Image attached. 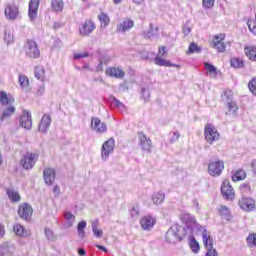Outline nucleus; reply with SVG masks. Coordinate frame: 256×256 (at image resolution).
I'll return each instance as SVG.
<instances>
[{"mask_svg": "<svg viewBox=\"0 0 256 256\" xmlns=\"http://www.w3.org/2000/svg\"><path fill=\"white\" fill-rule=\"evenodd\" d=\"M20 125L23 129H31L33 127V119L31 118V112L23 110L22 115L20 116Z\"/></svg>", "mask_w": 256, "mask_h": 256, "instance_id": "15", "label": "nucleus"}, {"mask_svg": "<svg viewBox=\"0 0 256 256\" xmlns=\"http://www.w3.org/2000/svg\"><path fill=\"white\" fill-rule=\"evenodd\" d=\"M113 151H115V139L109 138L101 147L102 161H107L109 159V155L113 154Z\"/></svg>", "mask_w": 256, "mask_h": 256, "instance_id": "8", "label": "nucleus"}, {"mask_svg": "<svg viewBox=\"0 0 256 256\" xmlns=\"http://www.w3.org/2000/svg\"><path fill=\"white\" fill-rule=\"evenodd\" d=\"M87 228V222L81 221L77 226V233L80 239H85V229Z\"/></svg>", "mask_w": 256, "mask_h": 256, "instance_id": "43", "label": "nucleus"}, {"mask_svg": "<svg viewBox=\"0 0 256 256\" xmlns=\"http://www.w3.org/2000/svg\"><path fill=\"white\" fill-rule=\"evenodd\" d=\"M91 126L96 133H100V134L107 133V125L101 122V119L99 118H92Z\"/></svg>", "mask_w": 256, "mask_h": 256, "instance_id": "20", "label": "nucleus"}, {"mask_svg": "<svg viewBox=\"0 0 256 256\" xmlns=\"http://www.w3.org/2000/svg\"><path fill=\"white\" fill-rule=\"evenodd\" d=\"M228 109H229V113H232L233 115H235V113H237V104L235 102H229L228 103Z\"/></svg>", "mask_w": 256, "mask_h": 256, "instance_id": "55", "label": "nucleus"}, {"mask_svg": "<svg viewBox=\"0 0 256 256\" xmlns=\"http://www.w3.org/2000/svg\"><path fill=\"white\" fill-rule=\"evenodd\" d=\"M215 0H202V6L204 9H213Z\"/></svg>", "mask_w": 256, "mask_h": 256, "instance_id": "52", "label": "nucleus"}, {"mask_svg": "<svg viewBox=\"0 0 256 256\" xmlns=\"http://www.w3.org/2000/svg\"><path fill=\"white\" fill-rule=\"evenodd\" d=\"M111 104L120 111V113H125L127 111V106L123 102L119 101L117 98L113 97Z\"/></svg>", "mask_w": 256, "mask_h": 256, "instance_id": "40", "label": "nucleus"}, {"mask_svg": "<svg viewBox=\"0 0 256 256\" xmlns=\"http://www.w3.org/2000/svg\"><path fill=\"white\" fill-rule=\"evenodd\" d=\"M188 53H201V47L197 46V44H195V42H192L189 45Z\"/></svg>", "mask_w": 256, "mask_h": 256, "instance_id": "51", "label": "nucleus"}, {"mask_svg": "<svg viewBox=\"0 0 256 256\" xmlns=\"http://www.w3.org/2000/svg\"><path fill=\"white\" fill-rule=\"evenodd\" d=\"M248 87L251 91V93L253 95H256V78L252 79L249 84H248Z\"/></svg>", "mask_w": 256, "mask_h": 256, "instance_id": "54", "label": "nucleus"}, {"mask_svg": "<svg viewBox=\"0 0 256 256\" xmlns=\"http://www.w3.org/2000/svg\"><path fill=\"white\" fill-rule=\"evenodd\" d=\"M154 205H161V203H163V201H165V193L158 191L155 192L152 197H151Z\"/></svg>", "mask_w": 256, "mask_h": 256, "instance_id": "34", "label": "nucleus"}, {"mask_svg": "<svg viewBox=\"0 0 256 256\" xmlns=\"http://www.w3.org/2000/svg\"><path fill=\"white\" fill-rule=\"evenodd\" d=\"M18 81L20 83V86L22 88L23 91H25L27 93V91L30 90L29 88V78L26 75H19Z\"/></svg>", "mask_w": 256, "mask_h": 256, "instance_id": "35", "label": "nucleus"}, {"mask_svg": "<svg viewBox=\"0 0 256 256\" xmlns=\"http://www.w3.org/2000/svg\"><path fill=\"white\" fill-rule=\"evenodd\" d=\"M225 169V162L220 159H212L208 163V173L211 177H219Z\"/></svg>", "mask_w": 256, "mask_h": 256, "instance_id": "4", "label": "nucleus"}, {"mask_svg": "<svg viewBox=\"0 0 256 256\" xmlns=\"http://www.w3.org/2000/svg\"><path fill=\"white\" fill-rule=\"evenodd\" d=\"M108 77H114L115 79H124L125 78V71L120 67H109L105 71Z\"/></svg>", "mask_w": 256, "mask_h": 256, "instance_id": "19", "label": "nucleus"}, {"mask_svg": "<svg viewBox=\"0 0 256 256\" xmlns=\"http://www.w3.org/2000/svg\"><path fill=\"white\" fill-rule=\"evenodd\" d=\"M99 220H95L92 222V232L94 233V237L97 239H101L103 237V230L99 229Z\"/></svg>", "mask_w": 256, "mask_h": 256, "instance_id": "41", "label": "nucleus"}, {"mask_svg": "<svg viewBox=\"0 0 256 256\" xmlns=\"http://www.w3.org/2000/svg\"><path fill=\"white\" fill-rule=\"evenodd\" d=\"M51 115L44 114L40 123H39V131L40 133H47L49 128L51 127Z\"/></svg>", "mask_w": 256, "mask_h": 256, "instance_id": "21", "label": "nucleus"}, {"mask_svg": "<svg viewBox=\"0 0 256 256\" xmlns=\"http://www.w3.org/2000/svg\"><path fill=\"white\" fill-rule=\"evenodd\" d=\"M98 19L100 21L102 29L107 28L109 23H111V18H109V15H107L106 13H101L100 15H98Z\"/></svg>", "mask_w": 256, "mask_h": 256, "instance_id": "37", "label": "nucleus"}, {"mask_svg": "<svg viewBox=\"0 0 256 256\" xmlns=\"http://www.w3.org/2000/svg\"><path fill=\"white\" fill-rule=\"evenodd\" d=\"M169 137L170 143H177V141H179V137H181V133H179V131L170 132Z\"/></svg>", "mask_w": 256, "mask_h": 256, "instance_id": "50", "label": "nucleus"}, {"mask_svg": "<svg viewBox=\"0 0 256 256\" xmlns=\"http://www.w3.org/2000/svg\"><path fill=\"white\" fill-rule=\"evenodd\" d=\"M13 113H15V106L13 105L2 106L0 121H5V119H9V117H11Z\"/></svg>", "mask_w": 256, "mask_h": 256, "instance_id": "23", "label": "nucleus"}, {"mask_svg": "<svg viewBox=\"0 0 256 256\" xmlns=\"http://www.w3.org/2000/svg\"><path fill=\"white\" fill-rule=\"evenodd\" d=\"M231 67H234L235 69H241V67L244 66L243 59L241 58H232L230 60Z\"/></svg>", "mask_w": 256, "mask_h": 256, "instance_id": "48", "label": "nucleus"}, {"mask_svg": "<svg viewBox=\"0 0 256 256\" xmlns=\"http://www.w3.org/2000/svg\"><path fill=\"white\" fill-rule=\"evenodd\" d=\"M54 47H58V48L63 47V43L61 42V39H56L55 40Z\"/></svg>", "mask_w": 256, "mask_h": 256, "instance_id": "61", "label": "nucleus"}, {"mask_svg": "<svg viewBox=\"0 0 256 256\" xmlns=\"http://www.w3.org/2000/svg\"><path fill=\"white\" fill-rule=\"evenodd\" d=\"M45 235L48 241H55V234H53V230L46 228Z\"/></svg>", "mask_w": 256, "mask_h": 256, "instance_id": "53", "label": "nucleus"}, {"mask_svg": "<svg viewBox=\"0 0 256 256\" xmlns=\"http://www.w3.org/2000/svg\"><path fill=\"white\" fill-rule=\"evenodd\" d=\"M204 69L207 75H209V77H211L212 79H217V75L221 73V71L218 70L217 67L213 66V64L209 62H204Z\"/></svg>", "mask_w": 256, "mask_h": 256, "instance_id": "25", "label": "nucleus"}, {"mask_svg": "<svg viewBox=\"0 0 256 256\" xmlns=\"http://www.w3.org/2000/svg\"><path fill=\"white\" fill-rule=\"evenodd\" d=\"M64 219L66 221V227L68 228L75 223V215L69 211L64 212Z\"/></svg>", "mask_w": 256, "mask_h": 256, "instance_id": "44", "label": "nucleus"}, {"mask_svg": "<svg viewBox=\"0 0 256 256\" xmlns=\"http://www.w3.org/2000/svg\"><path fill=\"white\" fill-rule=\"evenodd\" d=\"M204 137L209 145H213L215 141H219V131L213 124H206L204 128Z\"/></svg>", "mask_w": 256, "mask_h": 256, "instance_id": "5", "label": "nucleus"}, {"mask_svg": "<svg viewBox=\"0 0 256 256\" xmlns=\"http://www.w3.org/2000/svg\"><path fill=\"white\" fill-rule=\"evenodd\" d=\"M247 247L253 249L256 247V233H250L246 238Z\"/></svg>", "mask_w": 256, "mask_h": 256, "instance_id": "45", "label": "nucleus"}, {"mask_svg": "<svg viewBox=\"0 0 256 256\" xmlns=\"http://www.w3.org/2000/svg\"><path fill=\"white\" fill-rule=\"evenodd\" d=\"M34 75L39 81H45V68L43 66H36Z\"/></svg>", "mask_w": 256, "mask_h": 256, "instance_id": "42", "label": "nucleus"}, {"mask_svg": "<svg viewBox=\"0 0 256 256\" xmlns=\"http://www.w3.org/2000/svg\"><path fill=\"white\" fill-rule=\"evenodd\" d=\"M53 193H54V195L57 197V196H59V194L61 193V190H60V188H59V186H54V188H53Z\"/></svg>", "mask_w": 256, "mask_h": 256, "instance_id": "60", "label": "nucleus"}, {"mask_svg": "<svg viewBox=\"0 0 256 256\" xmlns=\"http://www.w3.org/2000/svg\"><path fill=\"white\" fill-rule=\"evenodd\" d=\"M248 29L252 35H256V14L254 18H250L247 21Z\"/></svg>", "mask_w": 256, "mask_h": 256, "instance_id": "47", "label": "nucleus"}, {"mask_svg": "<svg viewBox=\"0 0 256 256\" xmlns=\"http://www.w3.org/2000/svg\"><path fill=\"white\" fill-rule=\"evenodd\" d=\"M18 215L20 219H23L24 221H29V219H31V216L33 215V208L31 207V205L23 203L18 208Z\"/></svg>", "mask_w": 256, "mask_h": 256, "instance_id": "11", "label": "nucleus"}, {"mask_svg": "<svg viewBox=\"0 0 256 256\" xmlns=\"http://www.w3.org/2000/svg\"><path fill=\"white\" fill-rule=\"evenodd\" d=\"M15 99H13V96L7 95V92L0 91V103L2 107H7L9 105H13Z\"/></svg>", "mask_w": 256, "mask_h": 256, "instance_id": "27", "label": "nucleus"}, {"mask_svg": "<svg viewBox=\"0 0 256 256\" xmlns=\"http://www.w3.org/2000/svg\"><path fill=\"white\" fill-rule=\"evenodd\" d=\"M24 53L26 57H29V59H39V57L41 56L39 46L34 40L26 41V43L24 44Z\"/></svg>", "mask_w": 256, "mask_h": 256, "instance_id": "3", "label": "nucleus"}, {"mask_svg": "<svg viewBox=\"0 0 256 256\" xmlns=\"http://www.w3.org/2000/svg\"><path fill=\"white\" fill-rule=\"evenodd\" d=\"M252 170H253V173H255L256 175V160L252 162Z\"/></svg>", "mask_w": 256, "mask_h": 256, "instance_id": "64", "label": "nucleus"}, {"mask_svg": "<svg viewBox=\"0 0 256 256\" xmlns=\"http://www.w3.org/2000/svg\"><path fill=\"white\" fill-rule=\"evenodd\" d=\"M251 187L249 186V184H242L240 185V189L241 191H247L249 190Z\"/></svg>", "mask_w": 256, "mask_h": 256, "instance_id": "63", "label": "nucleus"}, {"mask_svg": "<svg viewBox=\"0 0 256 256\" xmlns=\"http://www.w3.org/2000/svg\"><path fill=\"white\" fill-rule=\"evenodd\" d=\"M206 256H218L217 250L214 248H206Z\"/></svg>", "mask_w": 256, "mask_h": 256, "instance_id": "57", "label": "nucleus"}, {"mask_svg": "<svg viewBox=\"0 0 256 256\" xmlns=\"http://www.w3.org/2000/svg\"><path fill=\"white\" fill-rule=\"evenodd\" d=\"M40 3L41 0H30L28 5V16L30 21H35L37 19Z\"/></svg>", "mask_w": 256, "mask_h": 256, "instance_id": "14", "label": "nucleus"}, {"mask_svg": "<svg viewBox=\"0 0 256 256\" xmlns=\"http://www.w3.org/2000/svg\"><path fill=\"white\" fill-rule=\"evenodd\" d=\"M138 141L142 151H144L145 153H151V151L153 150V144L151 142V138L147 137L145 133L139 132Z\"/></svg>", "mask_w": 256, "mask_h": 256, "instance_id": "9", "label": "nucleus"}, {"mask_svg": "<svg viewBox=\"0 0 256 256\" xmlns=\"http://www.w3.org/2000/svg\"><path fill=\"white\" fill-rule=\"evenodd\" d=\"M43 177L46 185H53L55 182V170L52 168H46L43 171Z\"/></svg>", "mask_w": 256, "mask_h": 256, "instance_id": "26", "label": "nucleus"}, {"mask_svg": "<svg viewBox=\"0 0 256 256\" xmlns=\"http://www.w3.org/2000/svg\"><path fill=\"white\" fill-rule=\"evenodd\" d=\"M2 252L5 255H13V253H15V246L13 244L5 243L2 246Z\"/></svg>", "mask_w": 256, "mask_h": 256, "instance_id": "46", "label": "nucleus"}, {"mask_svg": "<svg viewBox=\"0 0 256 256\" xmlns=\"http://www.w3.org/2000/svg\"><path fill=\"white\" fill-rule=\"evenodd\" d=\"M185 235H187V228L174 224L166 232L165 241L167 243H179V241L185 239Z\"/></svg>", "mask_w": 256, "mask_h": 256, "instance_id": "1", "label": "nucleus"}, {"mask_svg": "<svg viewBox=\"0 0 256 256\" xmlns=\"http://www.w3.org/2000/svg\"><path fill=\"white\" fill-rule=\"evenodd\" d=\"M13 229L15 235L18 237H29L31 235V231L25 229V227L21 224H15Z\"/></svg>", "mask_w": 256, "mask_h": 256, "instance_id": "29", "label": "nucleus"}, {"mask_svg": "<svg viewBox=\"0 0 256 256\" xmlns=\"http://www.w3.org/2000/svg\"><path fill=\"white\" fill-rule=\"evenodd\" d=\"M155 223H157V220L151 215L144 216L140 220V225L145 231H148V229H153V227H155Z\"/></svg>", "mask_w": 256, "mask_h": 256, "instance_id": "18", "label": "nucleus"}, {"mask_svg": "<svg viewBox=\"0 0 256 256\" xmlns=\"http://www.w3.org/2000/svg\"><path fill=\"white\" fill-rule=\"evenodd\" d=\"M39 159V154L27 152L21 159L20 165L26 171L31 170L32 167H35V163Z\"/></svg>", "mask_w": 256, "mask_h": 256, "instance_id": "6", "label": "nucleus"}, {"mask_svg": "<svg viewBox=\"0 0 256 256\" xmlns=\"http://www.w3.org/2000/svg\"><path fill=\"white\" fill-rule=\"evenodd\" d=\"M65 8V3L63 0H51V9L55 13H62Z\"/></svg>", "mask_w": 256, "mask_h": 256, "instance_id": "31", "label": "nucleus"}, {"mask_svg": "<svg viewBox=\"0 0 256 256\" xmlns=\"http://www.w3.org/2000/svg\"><path fill=\"white\" fill-rule=\"evenodd\" d=\"M202 241L205 249H211L213 248V237H211V232L207 231V229H204L202 232Z\"/></svg>", "mask_w": 256, "mask_h": 256, "instance_id": "24", "label": "nucleus"}, {"mask_svg": "<svg viewBox=\"0 0 256 256\" xmlns=\"http://www.w3.org/2000/svg\"><path fill=\"white\" fill-rule=\"evenodd\" d=\"M247 178V173L243 169L237 170L233 175H232V181L237 182V181H243L244 179Z\"/></svg>", "mask_w": 256, "mask_h": 256, "instance_id": "39", "label": "nucleus"}, {"mask_svg": "<svg viewBox=\"0 0 256 256\" xmlns=\"http://www.w3.org/2000/svg\"><path fill=\"white\" fill-rule=\"evenodd\" d=\"M139 205L133 206L129 209V215L132 219H137L139 217Z\"/></svg>", "mask_w": 256, "mask_h": 256, "instance_id": "49", "label": "nucleus"}, {"mask_svg": "<svg viewBox=\"0 0 256 256\" xmlns=\"http://www.w3.org/2000/svg\"><path fill=\"white\" fill-rule=\"evenodd\" d=\"M45 93V85L41 84L40 86H38L36 95L41 96Z\"/></svg>", "mask_w": 256, "mask_h": 256, "instance_id": "59", "label": "nucleus"}, {"mask_svg": "<svg viewBox=\"0 0 256 256\" xmlns=\"http://www.w3.org/2000/svg\"><path fill=\"white\" fill-rule=\"evenodd\" d=\"M219 213L222 219H225L226 221H231V219H233V216L231 215V210H229V207L225 205L220 206Z\"/></svg>", "mask_w": 256, "mask_h": 256, "instance_id": "33", "label": "nucleus"}, {"mask_svg": "<svg viewBox=\"0 0 256 256\" xmlns=\"http://www.w3.org/2000/svg\"><path fill=\"white\" fill-rule=\"evenodd\" d=\"M6 194L8 195V199H10L11 203H19V201H21V195L19 192L12 188L6 189Z\"/></svg>", "mask_w": 256, "mask_h": 256, "instance_id": "30", "label": "nucleus"}, {"mask_svg": "<svg viewBox=\"0 0 256 256\" xmlns=\"http://www.w3.org/2000/svg\"><path fill=\"white\" fill-rule=\"evenodd\" d=\"M221 193L226 201H233L235 199V190L229 181H224L221 186Z\"/></svg>", "mask_w": 256, "mask_h": 256, "instance_id": "10", "label": "nucleus"}, {"mask_svg": "<svg viewBox=\"0 0 256 256\" xmlns=\"http://www.w3.org/2000/svg\"><path fill=\"white\" fill-rule=\"evenodd\" d=\"M85 57H89V54L87 52H83L80 54H74L75 60L84 59Z\"/></svg>", "mask_w": 256, "mask_h": 256, "instance_id": "58", "label": "nucleus"}, {"mask_svg": "<svg viewBox=\"0 0 256 256\" xmlns=\"http://www.w3.org/2000/svg\"><path fill=\"white\" fill-rule=\"evenodd\" d=\"M135 27V21L125 18L122 22H120L117 27L116 31L118 33H127V31H131V28Z\"/></svg>", "mask_w": 256, "mask_h": 256, "instance_id": "16", "label": "nucleus"}, {"mask_svg": "<svg viewBox=\"0 0 256 256\" xmlns=\"http://www.w3.org/2000/svg\"><path fill=\"white\" fill-rule=\"evenodd\" d=\"M4 15L9 21H14V19L19 17V7H17L15 4H8L5 7Z\"/></svg>", "mask_w": 256, "mask_h": 256, "instance_id": "13", "label": "nucleus"}, {"mask_svg": "<svg viewBox=\"0 0 256 256\" xmlns=\"http://www.w3.org/2000/svg\"><path fill=\"white\" fill-rule=\"evenodd\" d=\"M180 219L181 221H183L188 229V231H190V233L193 232V228L197 227V220L195 219V216L184 212L180 215Z\"/></svg>", "mask_w": 256, "mask_h": 256, "instance_id": "12", "label": "nucleus"}, {"mask_svg": "<svg viewBox=\"0 0 256 256\" xmlns=\"http://www.w3.org/2000/svg\"><path fill=\"white\" fill-rule=\"evenodd\" d=\"M189 246H190V249L192 251V253H199L200 251V246H199V242L197 240H195V236H190L189 237Z\"/></svg>", "mask_w": 256, "mask_h": 256, "instance_id": "36", "label": "nucleus"}, {"mask_svg": "<svg viewBox=\"0 0 256 256\" xmlns=\"http://www.w3.org/2000/svg\"><path fill=\"white\" fill-rule=\"evenodd\" d=\"M244 53L250 61L256 62V46H246L244 48Z\"/></svg>", "mask_w": 256, "mask_h": 256, "instance_id": "32", "label": "nucleus"}, {"mask_svg": "<svg viewBox=\"0 0 256 256\" xmlns=\"http://www.w3.org/2000/svg\"><path fill=\"white\" fill-rule=\"evenodd\" d=\"M224 41H225V34L223 33L217 34L214 37V47L218 51V53H225L226 46Z\"/></svg>", "mask_w": 256, "mask_h": 256, "instance_id": "17", "label": "nucleus"}, {"mask_svg": "<svg viewBox=\"0 0 256 256\" xmlns=\"http://www.w3.org/2000/svg\"><path fill=\"white\" fill-rule=\"evenodd\" d=\"M165 57H167V47L160 46L158 48V53L154 58V64L158 65V67H179V65H175L169 60H165Z\"/></svg>", "mask_w": 256, "mask_h": 256, "instance_id": "2", "label": "nucleus"}, {"mask_svg": "<svg viewBox=\"0 0 256 256\" xmlns=\"http://www.w3.org/2000/svg\"><path fill=\"white\" fill-rule=\"evenodd\" d=\"M159 35V28L155 27L152 23L149 25V30L142 33L144 39H153Z\"/></svg>", "mask_w": 256, "mask_h": 256, "instance_id": "28", "label": "nucleus"}, {"mask_svg": "<svg viewBox=\"0 0 256 256\" xmlns=\"http://www.w3.org/2000/svg\"><path fill=\"white\" fill-rule=\"evenodd\" d=\"M79 31L80 35H91L95 31V22L86 20Z\"/></svg>", "mask_w": 256, "mask_h": 256, "instance_id": "22", "label": "nucleus"}, {"mask_svg": "<svg viewBox=\"0 0 256 256\" xmlns=\"http://www.w3.org/2000/svg\"><path fill=\"white\" fill-rule=\"evenodd\" d=\"M238 207L246 213H252L256 210V201L251 197H242L238 200Z\"/></svg>", "mask_w": 256, "mask_h": 256, "instance_id": "7", "label": "nucleus"}, {"mask_svg": "<svg viewBox=\"0 0 256 256\" xmlns=\"http://www.w3.org/2000/svg\"><path fill=\"white\" fill-rule=\"evenodd\" d=\"M96 71H103V60H100L99 64L96 66Z\"/></svg>", "mask_w": 256, "mask_h": 256, "instance_id": "62", "label": "nucleus"}, {"mask_svg": "<svg viewBox=\"0 0 256 256\" xmlns=\"http://www.w3.org/2000/svg\"><path fill=\"white\" fill-rule=\"evenodd\" d=\"M142 98L144 99V101H149V99L151 98V92H149V90L142 88Z\"/></svg>", "mask_w": 256, "mask_h": 256, "instance_id": "56", "label": "nucleus"}, {"mask_svg": "<svg viewBox=\"0 0 256 256\" xmlns=\"http://www.w3.org/2000/svg\"><path fill=\"white\" fill-rule=\"evenodd\" d=\"M4 41L7 45H11L14 43L15 41V35L13 34V30L7 28L5 30V34H4Z\"/></svg>", "mask_w": 256, "mask_h": 256, "instance_id": "38", "label": "nucleus"}]
</instances>
